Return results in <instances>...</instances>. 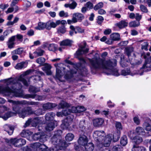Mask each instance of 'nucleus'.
I'll return each mask as SVG.
<instances>
[{
    "label": "nucleus",
    "mask_w": 151,
    "mask_h": 151,
    "mask_svg": "<svg viewBox=\"0 0 151 151\" xmlns=\"http://www.w3.org/2000/svg\"><path fill=\"white\" fill-rule=\"evenodd\" d=\"M77 5L76 2L75 1H73L71 4H70V8L71 9H74Z\"/></svg>",
    "instance_id": "nucleus-33"
},
{
    "label": "nucleus",
    "mask_w": 151,
    "mask_h": 151,
    "mask_svg": "<svg viewBox=\"0 0 151 151\" xmlns=\"http://www.w3.org/2000/svg\"><path fill=\"white\" fill-rule=\"evenodd\" d=\"M94 17V15L93 13H92L91 14L89 18V19L90 21H92L93 20V18Z\"/></svg>",
    "instance_id": "nucleus-53"
},
{
    "label": "nucleus",
    "mask_w": 151,
    "mask_h": 151,
    "mask_svg": "<svg viewBox=\"0 0 151 151\" xmlns=\"http://www.w3.org/2000/svg\"><path fill=\"white\" fill-rule=\"evenodd\" d=\"M77 58L80 60V61L82 63H86V61L82 57H80L79 58L78 57H77Z\"/></svg>",
    "instance_id": "nucleus-48"
},
{
    "label": "nucleus",
    "mask_w": 151,
    "mask_h": 151,
    "mask_svg": "<svg viewBox=\"0 0 151 151\" xmlns=\"http://www.w3.org/2000/svg\"><path fill=\"white\" fill-rule=\"evenodd\" d=\"M11 65V63L9 62L6 61L4 63V65L5 67H7Z\"/></svg>",
    "instance_id": "nucleus-55"
},
{
    "label": "nucleus",
    "mask_w": 151,
    "mask_h": 151,
    "mask_svg": "<svg viewBox=\"0 0 151 151\" xmlns=\"http://www.w3.org/2000/svg\"><path fill=\"white\" fill-rule=\"evenodd\" d=\"M16 36H13L10 37L6 42L8 47L10 49H11L14 47Z\"/></svg>",
    "instance_id": "nucleus-4"
},
{
    "label": "nucleus",
    "mask_w": 151,
    "mask_h": 151,
    "mask_svg": "<svg viewBox=\"0 0 151 151\" xmlns=\"http://www.w3.org/2000/svg\"><path fill=\"white\" fill-rule=\"evenodd\" d=\"M142 63V61L140 60H139L137 62L135 63H132L131 61H130V64L132 65L135 66L138 65Z\"/></svg>",
    "instance_id": "nucleus-40"
},
{
    "label": "nucleus",
    "mask_w": 151,
    "mask_h": 151,
    "mask_svg": "<svg viewBox=\"0 0 151 151\" xmlns=\"http://www.w3.org/2000/svg\"><path fill=\"white\" fill-rule=\"evenodd\" d=\"M17 39L20 42H22L23 41V36L20 34H17L16 36Z\"/></svg>",
    "instance_id": "nucleus-37"
},
{
    "label": "nucleus",
    "mask_w": 151,
    "mask_h": 151,
    "mask_svg": "<svg viewBox=\"0 0 151 151\" xmlns=\"http://www.w3.org/2000/svg\"><path fill=\"white\" fill-rule=\"evenodd\" d=\"M108 55V53L106 52H103L101 55V57L103 58H105Z\"/></svg>",
    "instance_id": "nucleus-50"
},
{
    "label": "nucleus",
    "mask_w": 151,
    "mask_h": 151,
    "mask_svg": "<svg viewBox=\"0 0 151 151\" xmlns=\"http://www.w3.org/2000/svg\"><path fill=\"white\" fill-rule=\"evenodd\" d=\"M45 59L43 57H40L38 58L36 60V62L40 64L41 65L42 64H44L43 63L45 62Z\"/></svg>",
    "instance_id": "nucleus-25"
},
{
    "label": "nucleus",
    "mask_w": 151,
    "mask_h": 151,
    "mask_svg": "<svg viewBox=\"0 0 151 151\" xmlns=\"http://www.w3.org/2000/svg\"><path fill=\"white\" fill-rule=\"evenodd\" d=\"M142 17V16L141 15H139V13H136V15H135V18L137 21L139 22V21L141 19Z\"/></svg>",
    "instance_id": "nucleus-36"
},
{
    "label": "nucleus",
    "mask_w": 151,
    "mask_h": 151,
    "mask_svg": "<svg viewBox=\"0 0 151 151\" xmlns=\"http://www.w3.org/2000/svg\"><path fill=\"white\" fill-rule=\"evenodd\" d=\"M47 29L50 30L52 27L55 28L56 27V24L54 22H52L50 23L47 22Z\"/></svg>",
    "instance_id": "nucleus-23"
},
{
    "label": "nucleus",
    "mask_w": 151,
    "mask_h": 151,
    "mask_svg": "<svg viewBox=\"0 0 151 151\" xmlns=\"http://www.w3.org/2000/svg\"><path fill=\"white\" fill-rule=\"evenodd\" d=\"M90 67L91 70H97L101 68L105 69L108 71L106 73L107 75H112L115 76L120 75L118 72V70L114 68L116 65V60L111 59L108 60L100 58L90 60Z\"/></svg>",
    "instance_id": "nucleus-1"
},
{
    "label": "nucleus",
    "mask_w": 151,
    "mask_h": 151,
    "mask_svg": "<svg viewBox=\"0 0 151 151\" xmlns=\"http://www.w3.org/2000/svg\"><path fill=\"white\" fill-rule=\"evenodd\" d=\"M110 37L114 41H119L120 39V35L118 33H114L111 34Z\"/></svg>",
    "instance_id": "nucleus-11"
},
{
    "label": "nucleus",
    "mask_w": 151,
    "mask_h": 151,
    "mask_svg": "<svg viewBox=\"0 0 151 151\" xmlns=\"http://www.w3.org/2000/svg\"><path fill=\"white\" fill-rule=\"evenodd\" d=\"M127 41H122L118 44L119 46H126L128 43Z\"/></svg>",
    "instance_id": "nucleus-35"
},
{
    "label": "nucleus",
    "mask_w": 151,
    "mask_h": 151,
    "mask_svg": "<svg viewBox=\"0 0 151 151\" xmlns=\"http://www.w3.org/2000/svg\"><path fill=\"white\" fill-rule=\"evenodd\" d=\"M70 28L71 30L69 31V35L70 36H72L73 34V31H74V27L73 25H70Z\"/></svg>",
    "instance_id": "nucleus-34"
},
{
    "label": "nucleus",
    "mask_w": 151,
    "mask_h": 151,
    "mask_svg": "<svg viewBox=\"0 0 151 151\" xmlns=\"http://www.w3.org/2000/svg\"><path fill=\"white\" fill-rule=\"evenodd\" d=\"M131 34L132 35H136L138 34V32L135 30L133 29L131 31Z\"/></svg>",
    "instance_id": "nucleus-45"
},
{
    "label": "nucleus",
    "mask_w": 151,
    "mask_h": 151,
    "mask_svg": "<svg viewBox=\"0 0 151 151\" xmlns=\"http://www.w3.org/2000/svg\"><path fill=\"white\" fill-rule=\"evenodd\" d=\"M114 42L113 40L111 38L107 40L106 43L109 45H111Z\"/></svg>",
    "instance_id": "nucleus-44"
},
{
    "label": "nucleus",
    "mask_w": 151,
    "mask_h": 151,
    "mask_svg": "<svg viewBox=\"0 0 151 151\" xmlns=\"http://www.w3.org/2000/svg\"><path fill=\"white\" fill-rule=\"evenodd\" d=\"M43 4L42 2H40L38 3L37 4V7L39 8L42 7H43Z\"/></svg>",
    "instance_id": "nucleus-49"
},
{
    "label": "nucleus",
    "mask_w": 151,
    "mask_h": 151,
    "mask_svg": "<svg viewBox=\"0 0 151 151\" xmlns=\"http://www.w3.org/2000/svg\"><path fill=\"white\" fill-rule=\"evenodd\" d=\"M10 78L7 79L8 85L11 84L10 88L7 86L4 88L2 91L3 93H6L8 95L12 94L13 96L17 97L20 96V92L22 87V84L19 82L14 83V81H10Z\"/></svg>",
    "instance_id": "nucleus-2"
},
{
    "label": "nucleus",
    "mask_w": 151,
    "mask_h": 151,
    "mask_svg": "<svg viewBox=\"0 0 151 151\" xmlns=\"http://www.w3.org/2000/svg\"><path fill=\"white\" fill-rule=\"evenodd\" d=\"M133 51L134 48L132 47H127L125 49V52L128 58L131 56V53Z\"/></svg>",
    "instance_id": "nucleus-13"
},
{
    "label": "nucleus",
    "mask_w": 151,
    "mask_h": 151,
    "mask_svg": "<svg viewBox=\"0 0 151 151\" xmlns=\"http://www.w3.org/2000/svg\"><path fill=\"white\" fill-rule=\"evenodd\" d=\"M72 41L69 39H66L61 41L60 43V46H70L72 45Z\"/></svg>",
    "instance_id": "nucleus-12"
},
{
    "label": "nucleus",
    "mask_w": 151,
    "mask_h": 151,
    "mask_svg": "<svg viewBox=\"0 0 151 151\" xmlns=\"http://www.w3.org/2000/svg\"><path fill=\"white\" fill-rule=\"evenodd\" d=\"M27 63L25 61H22L17 64L15 67V68L17 70L21 69L23 68H26L27 65Z\"/></svg>",
    "instance_id": "nucleus-7"
},
{
    "label": "nucleus",
    "mask_w": 151,
    "mask_h": 151,
    "mask_svg": "<svg viewBox=\"0 0 151 151\" xmlns=\"http://www.w3.org/2000/svg\"><path fill=\"white\" fill-rule=\"evenodd\" d=\"M76 30L77 31V32L80 33L84 32V29H82L79 27H76Z\"/></svg>",
    "instance_id": "nucleus-38"
},
{
    "label": "nucleus",
    "mask_w": 151,
    "mask_h": 151,
    "mask_svg": "<svg viewBox=\"0 0 151 151\" xmlns=\"http://www.w3.org/2000/svg\"><path fill=\"white\" fill-rule=\"evenodd\" d=\"M66 31V29L65 26L62 25L59 26L57 29V32L58 33L64 34Z\"/></svg>",
    "instance_id": "nucleus-16"
},
{
    "label": "nucleus",
    "mask_w": 151,
    "mask_h": 151,
    "mask_svg": "<svg viewBox=\"0 0 151 151\" xmlns=\"http://www.w3.org/2000/svg\"><path fill=\"white\" fill-rule=\"evenodd\" d=\"M14 9L13 7L9 8L6 12L7 14L11 13L14 11Z\"/></svg>",
    "instance_id": "nucleus-46"
},
{
    "label": "nucleus",
    "mask_w": 151,
    "mask_h": 151,
    "mask_svg": "<svg viewBox=\"0 0 151 151\" xmlns=\"http://www.w3.org/2000/svg\"><path fill=\"white\" fill-rule=\"evenodd\" d=\"M140 10L142 12L145 13H147L148 12V9L146 7L142 4L140 5Z\"/></svg>",
    "instance_id": "nucleus-30"
},
{
    "label": "nucleus",
    "mask_w": 151,
    "mask_h": 151,
    "mask_svg": "<svg viewBox=\"0 0 151 151\" xmlns=\"http://www.w3.org/2000/svg\"><path fill=\"white\" fill-rule=\"evenodd\" d=\"M36 74L37 75H35L33 76L34 78V80L35 81H40L41 80V76L44 75L43 72L38 71L36 72Z\"/></svg>",
    "instance_id": "nucleus-9"
},
{
    "label": "nucleus",
    "mask_w": 151,
    "mask_h": 151,
    "mask_svg": "<svg viewBox=\"0 0 151 151\" xmlns=\"http://www.w3.org/2000/svg\"><path fill=\"white\" fill-rule=\"evenodd\" d=\"M73 16H72V20H67V22L68 24H71L72 23H76V22H74L73 20Z\"/></svg>",
    "instance_id": "nucleus-59"
},
{
    "label": "nucleus",
    "mask_w": 151,
    "mask_h": 151,
    "mask_svg": "<svg viewBox=\"0 0 151 151\" xmlns=\"http://www.w3.org/2000/svg\"><path fill=\"white\" fill-rule=\"evenodd\" d=\"M59 64H54V65L56 68V76L57 78H59L61 77V73L62 71L59 68Z\"/></svg>",
    "instance_id": "nucleus-18"
},
{
    "label": "nucleus",
    "mask_w": 151,
    "mask_h": 151,
    "mask_svg": "<svg viewBox=\"0 0 151 151\" xmlns=\"http://www.w3.org/2000/svg\"><path fill=\"white\" fill-rule=\"evenodd\" d=\"M44 52V50L38 48L37 50L36 51L34 52V53H36L37 56H39L43 55Z\"/></svg>",
    "instance_id": "nucleus-27"
},
{
    "label": "nucleus",
    "mask_w": 151,
    "mask_h": 151,
    "mask_svg": "<svg viewBox=\"0 0 151 151\" xmlns=\"http://www.w3.org/2000/svg\"><path fill=\"white\" fill-rule=\"evenodd\" d=\"M73 20L74 22H81L85 18L83 14L78 12L73 14Z\"/></svg>",
    "instance_id": "nucleus-3"
},
{
    "label": "nucleus",
    "mask_w": 151,
    "mask_h": 151,
    "mask_svg": "<svg viewBox=\"0 0 151 151\" xmlns=\"http://www.w3.org/2000/svg\"><path fill=\"white\" fill-rule=\"evenodd\" d=\"M111 30L110 29H105L104 31V33L105 35H109L111 32Z\"/></svg>",
    "instance_id": "nucleus-42"
},
{
    "label": "nucleus",
    "mask_w": 151,
    "mask_h": 151,
    "mask_svg": "<svg viewBox=\"0 0 151 151\" xmlns=\"http://www.w3.org/2000/svg\"><path fill=\"white\" fill-rule=\"evenodd\" d=\"M104 4L103 2H100L96 4L93 7L95 10H97L99 9L102 8Z\"/></svg>",
    "instance_id": "nucleus-26"
},
{
    "label": "nucleus",
    "mask_w": 151,
    "mask_h": 151,
    "mask_svg": "<svg viewBox=\"0 0 151 151\" xmlns=\"http://www.w3.org/2000/svg\"><path fill=\"white\" fill-rule=\"evenodd\" d=\"M33 71L32 70L29 69V70H27L25 72V74L26 75H27L29 74V73L32 72Z\"/></svg>",
    "instance_id": "nucleus-60"
},
{
    "label": "nucleus",
    "mask_w": 151,
    "mask_h": 151,
    "mask_svg": "<svg viewBox=\"0 0 151 151\" xmlns=\"http://www.w3.org/2000/svg\"><path fill=\"white\" fill-rule=\"evenodd\" d=\"M86 44L85 43L84 44V45L83 46H82L81 47V49H79L76 52V54L77 56V57H78L79 56L81 55L82 54H83V49L85 48L86 47Z\"/></svg>",
    "instance_id": "nucleus-19"
},
{
    "label": "nucleus",
    "mask_w": 151,
    "mask_h": 151,
    "mask_svg": "<svg viewBox=\"0 0 151 151\" xmlns=\"http://www.w3.org/2000/svg\"><path fill=\"white\" fill-rule=\"evenodd\" d=\"M20 28L22 30H25L27 29L26 27L23 24H22L21 25Z\"/></svg>",
    "instance_id": "nucleus-57"
},
{
    "label": "nucleus",
    "mask_w": 151,
    "mask_h": 151,
    "mask_svg": "<svg viewBox=\"0 0 151 151\" xmlns=\"http://www.w3.org/2000/svg\"><path fill=\"white\" fill-rule=\"evenodd\" d=\"M147 68H151V57L145 60L144 64L140 69H145Z\"/></svg>",
    "instance_id": "nucleus-8"
},
{
    "label": "nucleus",
    "mask_w": 151,
    "mask_h": 151,
    "mask_svg": "<svg viewBox=\"0 0 151 151\" xmlns=\"http://www.w3.org/2000/svg\"><path fill=\"white\" fill-rule=\"evenodd\" d=\"M45 6L47 7H50V3L48 1H46L44 3Z\"/></svg>",
    "instance_id": "nucleus-58"
},
{
    "label": "nucleus",
    "mask_w": 151,
    "mask_h": 151,
    "mask_svg": "<svg viewBox=\"0 0 151 151\" xmlns=\"http://www.w3.org/2000/svg\"><path fill=\"white\" fill-rule=\"evenodd\" d=\"M11 55H12V58L13 60L15 61L18 59V56L16 55V54H12V52H11Z\"/></svg>",
    "instance_id": "nucleus-41"
},
{
    "label": "nucleus",
    "mask_w": 151,
    "mask_h": 151,
    "mask_svg": "<svg viewBox=\"0 0 151 151\" xmlns=\"http://www.w3.org/2000/svg\"><path fill=\"white\" fill-rule=\"evenodd\" d=\"M128 8L131 11H133L134 9V7L132 5H130L128 6Z\"/></svg>",
    "instance_id": "nucleus-54"
},
{
    "label": "nucleus",
    "mask_w": 151,
    "mask_h": 151,
    "mask_svg": "<svg viewBox=\"0 0 151 151\" xmlns=\"http://www.w3.org/2000/svg\"><path fill=\"white\" fill-rule=\"evenodd\" d=\"M49 14L52 17H54L56 16V13L55 12H49Z\"/></svg>",
    "instance_id": "nucleus-51"
},
{
    "label": "nucleus",
    "mask_w": 151,
    "mask_h": 151,
    "mask_svg": "<svg viewBox=\"0 0 151 151\" xmlns=\"http://www.w3.org/2000/svg\"><path fill=\"white\" fill-rule=\"evenodd\" d=\"M24 51V49L22 47L18 48L12 51V54H16L20 55Z\"/></svg>",
    "instance_id": "nucleus-15"
},
{
    "label": "nucleus",
    "mask_w": 151,
    "mask_h": 151,
    "mask_svg": "<svg viewBox=\"0 0 151 151\" xmlns=\"http://www.w3.org/2000/svg\"><path fill=\"white\" fill-rule=\"evenodd\" d=\"M130 70L129 68H127L126 70H122L121 71V75L124 76H127L130 74Z\"/></svg>",
    "instance_id": "nucleus-21"
},
{
    "label": "nucleus",
    "mask_w": 151,
    "mask_h": 151,
    "mask_svg": "<svg viewBox=\"0 0 151 151\" xmlns=\"http://www.w3.org/2000/svg\"><path fill=\"white\" fill-rule=\"evenodd\" d=\"M59 15L61 17H67L68 16V13L67 12L65 13L63 11H61L59 12Z\"/></svg>",
    "instance_id": "nucleus-32"
},
{
    "label": "nucleus",
    "mask_w": 151,
    "mask_h": 151,
    "mask_svg": "<svg viewBox=\"0 0 151 151\" xmlns=\"http://www.w3.org/2000/svg\"><path fill=\"white\" fill-rule=\"evenodd\" d=\"M97 20L101 21V22H103L104 20V18L101 16H99L98 17V19Z\"/></svg>",
    "instance_id": "nucleus-63"
},
{
    "label": "nucleus",
    "mask_w": 151,
    "mask_h": 151,
    "mask_svg": "<svg viewBox=\"0 0 151 151\" xmlns=\"http://www.w3.org/2000/svg\"><path fill=\"white\" fill-rule=\"evenodd\" d=\"M139 22L137 21H132L129 23V27H137L139 26Z\"/></svg>",
    "instance_id": "nucleus-20"
},
{
    "label": "nucleus",
    "mask_w": 151,
    "mask_h": 151,
    "mask_svg": "<svg viewBox=\"0 0 151 151\" xmlns=\"http://www.w3.org/2000/svg\"><path fill=\"white\" fill-rule=\"evenodd\" d=\"M87 9H92L93 8V4L90 1L87 2L84 5Z\"/></svg>",
    "instance_id": "nucleus-28"
},
{
    "label": "nucleus",
    "mask_w": 151,
    "mask_h": 151,
    "mask_svg": "<svg viewBox=\"0 0 151 151\" xmlns=\"http://www.w3.org/2000/svg\"><path fill=\"white\" fill-rule=\"evenodd\" d=\"M40 91L39 88H36L34 86H31L29 89V92L31 93H36Z\"/></svg>",
    "instance_id": "nucleus-17"
},
{
    "label": "nucleus",
    "mask_w": 151,
    "mask_h": 151,
    "mask_svg": "<svg viewBox=\"0 0 151 151\" xmlns=\"http://www.w3.org/2000/svg\"><path fill=\"white\" fill-rule=\"evenodd\" d=\"M42 66H44V67L42 68V70L44 71L47 75H51L52 73L51 71V69L52 66L50 65L47 63H45L44 64L42 65Z\"/></svg>",
    "instance_id": "nucleus-5"
},
{
    "label": "nucleus",
    "mask_w": 151,
    "mask_h": 151,
    "mask_svg": "<svg viewBox=\"0 0 151 151\" xmlns=\"http://www.w3.org/2000/svg\"><path fill=\"white\" fill-rule=\"evenodd\" d=\"M27 34L29 36H32L34 34V32L32 29H30L28 31Z\"/></svg>",
    "instance_id": "nucleus-39"
},
{
    "label": "nucleus",
    "mask_w": 151,
    "mask_h": 151,
    "mask_svg": "<svg viewBox=\"0 0 151 151\" xmlns=\"http://www.w3.org/2000/svg\"><path fill=\"white\" fill-rule=\"evenodd\" d=\"M8 101L10 103H12V104H38L37 102L35 104L34 103H32V102H28L26 101H24L23 102L22 101H14L12 100H8Z\"/></svg>",
    "instance_id": "nucleus-14"
},
{
    "label": "nucleus",
    "mask_w": 151,
    "mask_h": 151,
    "mask_svg": "<svg viewBox=\"0 0 151 151\" xmlns=\"http://www.w3.org/2000/svg\"><path fill=\"white\" fill-rule=\"evenodd\" d=\"M106 13L105 11L102 9H100L98 11V13L100 14H104Z\"/></svg>",
    "instance_id": "nucleus-47"
},
{
    "label": "nucleus",
    "mask_w": 151,
    "mask_h": 151,
    "mask_svg": "<svg viewBox=\"0 0 151 151\" xmlns=\"http://www.w3.org/2000/svg\"><path fill=\"white\" fill-rule=\"evenodd\" d=\"M6 55V52H1L0 54V58L5 56Z\"/></svg>",
    "instance_id": "nucleus-61"
},
{
    "label": "nucleus",
    "mask_w": 151,
    "mask_h": 151,
    "mask_svg": "<svg viewBox=\"0 0 151 151\" xmlns=\"http://www.w3.org/2000/svg\"><path fill=\"white\" fill-rule=\"evenodd\" d=\"M128 23L125 20H122L115 24V26L121 29L125 28L128 26Z\"/></svg>",
    "instance_id": "nucleus-6"
},
{
    "label": "nucleus",
    "mask_w": 151,
    "mask_h": 151,
    "mask_svg": "<svg viewBox=\"0 0 151 151\" xmlns=\"http://www.w3.org/2000/svg\"><path fill=\"white\" fill-rule=\"evenodd\" d=\"M135 15L134 13H131L129 15V17L130 19H133L135 17Z\"/></svg>",
    "instance_id": "nucleus-56"
},
{
    "label": "nucleus",
    "mask_w": 151,
    "mask_h": 151,
    "mask_svg": "<svg viewBox=\"0 0 151 151\" xmlns=\"http://www.w3.org/2000/svg\"><path fill=\"white\" fill-rule=\"evenodd\" d=\"M21 81H22L24 85L26 86H27L28 85L27 82L25 79L23 78H21Z\"/></svg>",
    "instance_id": "nucleus-43"
},
{
    "label": "nucleus",
    "mask_w": 151,
    "mask_h": 151,
    "mask_svg": "<svg viewBox=\"0 0 151 151\" xmlns=\"http://www.w3.org/2000/svg\"><path fill=\"white\" fill-rule=\"evenodd\" d=\"M40 41L38 40L35 41L34 42V45H40Z\"/></svg>",
    "instance_id": "nucleus-62"
},
{
    "label": "nucleus",
    "mask_w": 151,
    "mask_h": 151,
    "mask_svg": "<svg viewBox=\"0 0 151 151\" xmlns=\"http://www.w3.org/2000/svg\"><path fill=\"white\" fill-rule=\"evenodd\" d=\"M143 45H142L141 49L142 50H144L145 51H147V47L148 46V43L147 42H144Z\"/></svg>",
    "instance_id": "nucleus-29"
},
{
    "label": "nucleus",
    "mask_w": 151,
    "mask_h": 151,
    "mask_svg": "<svg viewBox=\"0 0 151 151\" xmlns=\"http://www.w3.org/2000/svg\"><path fill=\"white\" fill-rule=\"evenodd\" d=\"M19 20V18H18L17 17H15L13 20V22L14 23H16Z\"/></svg>",
    "instance_id": "nucleus-64"
},
{
    "label": "nucleus",
    "mask_w": 151,
    "mask_h": 151,
    "mask_svg": "<svg viewBox=\"0 0 151 151\" xmlns=\"http://www.w3.org/2000/svg\"><path fill=\"white\" fill-rule=\"evenodd\" d=\"M73 77V74L70 72H68L65 76V78L66 79H69Z\"/></svg>",
    "instance_id": "nucleus-24"
},
{
    "label": "nucleus",
    "mask_w": 151,
    "mask_h": 151,
    "mask_svg": "<svg viewBox=\"0 0 151 151\" xmlns=\"http://www.w3.org/2000/svg\"><path fill=\"white\" fill-rule=\"evenodd\" d=\"M88 10L87 8L85 6V7H83L82 8L81 10V11L82 13H85L86 11Z\"/></svg>",
    "instance_id": "nucleus-52"
},
{
    "label": "nucleus",
    "mask_w": 151,
    "mask_h": 151,
    "mask_svg": "<svg viewBox=\"0 0 151 151\" xmlns=\"http://www.w3.org/2000/svg\"><path fill=\"white\" fill-rule=\"evenodd\" d=\"M128 62L125 60H122L120 62L121 66L123 68H125L128 66L127 63Z\"/></svg>",
    "instance_id": "nucleus-31"
},
{
    "label": "nucleus",
    "mask_w": 151,
    "mask_h": 151,
    "mask_svg": "<svg viewBox=\"0 0 151 151\" xmlns=\"http://www.w3.org/2000/svg\"><path fill=\"white\" fill-rule=\"evenodd\" d=\"M56 45L54 44H50L49 45L48 49L50 51H54L57 50Z\"/></svg>",
    "instance_id": "nucleus-22"
},
{
    "label": "nucleus",
    "mask_w": 151,
    "mask_h": 151,
    "mask_svg": "<svg viewBox=\"0 0 151 151\" xmlns=\"http://www.w3.org/2000/svg\"><path fill=\"white\" fill-rule=\"evenodd\" d=\"M47 22L45 23L41 22H39L38 26L36 27L35 28L36 29L40 30H43L45 28L47 29Z\"/></svg>",
    "instance_id": "nucleus-10"
}]
</instances>
